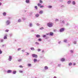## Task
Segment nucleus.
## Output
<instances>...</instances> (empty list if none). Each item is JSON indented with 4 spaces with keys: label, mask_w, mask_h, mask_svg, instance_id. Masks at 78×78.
I'll list each match as a JSON object with an SVG mask.
<instances>
[{
    "label": "nucleus",
    "mask_w": 78,
    "mask_h": 78,
    "mask_svg": "<svg viewBox=\"0 0 78 78\" xmlns=\"http://www.w3.org/2000/svg\"><path fill=\"white\" fill-rule=\"evenodd\" d=\"M47 25L48 27H53V23H49L47 24Z\"/></svg>",
    "instance_id": "1"
},
{
    "label": "nucleus",
    "mask_w": 78,
    "mask_h": 78,
    "mask_svg": "<svg viewBox=\"0 0 78 78\" xmlns=\"http://www.w3.org/2000/svg\"><path fill=\"white\" fill-rule=\"evenodd\" d=\"M6 25H9L11 23L10 21L9 20H7V21L6 22Z\"/></svg>",
    "instance_id": "2"
},
{
    "label": "nucleus",
    "mask_w": 78,
    "mask_h": 78,
    "mask_svg": "<svg viewBox=\"0 0 78 78\" xmlns=\"http://www.w3.org/2000/svg\"><path fill=\"white\" fill-rule=\"evenodd\" d=\"M64 30H65V29L64 28H62L59 30V32L61 33V32H63V31H64Z\"/></svg>",
    "instance_id": "3"
},
{
    "label": "nucleus",
    "mask_w": 78,
    "mask_h": 78,
    "mask_svg": "<svg viewBox=\"0 0 78 78\" xmlns=\"http://www.w3.org/2000/svg\"><path fill=\"white\" fill-rule=\"evenodd\" d=\"M32 56L33 58H37V55L35 54H33L32 55Z\"/></svg>",
    "instance_id": "4"
},
{
    "label": "nucleus",
    "mask_w": 78,
    "mask_h": 78,
    "mask_svg": "<svg viewBox=\"0 0 78 78\" xmlns=\"http://www.w3.org/2000/svg\"><path fill=\"white\" fill-rule=\"evenodd\" d=\"M8 60L9 61H11L12 60V56L10 55L9 56V58L8 59Z\"/></svg>",
    "instance_id": "5"
},
{
    "label": "nucleus",
    "mask_w": 78,
    "mask_h": 78,
    "mask_svg": "<svg viewBox=\"0 0 78 78\" xmlns=\"http://www.w3.org/2000/svg\"><path fill=\"white\" fill-rule=\"evenodd\" d=\"M7 73H11L12 72V70H8L7 71Z\"/></svg>",
    "instance_id": "6"
},
{
    "label": "nucleus",
    "mask_w": 78,
    "mask_h": 78,
    "mask_svg": "<svg viewBox=\"0 0 78 78\" xmlns=\"http://www.w3.org/2000/svg\"><path fill=\"white\" fill-rule=\"evenodd\" d=\"M7 34H5L4 35V39H7Z\"/></svg>",
    "instance_id": "7"
},
{
    "label": "nucleus",
    "mask_w": 78,
    "mask_h": 78,
    "mask_svg": "<svg viewBox=\"0 0 78 78\" xmlns=\"http://www.w3.org/2000/svg\"><path fill=\"white\" fill-rule=\"evenodd\" d=\"M48 69V66H44V70H47Z\"/></svg>",
    "instance_id": "8"
},
{
    "label": "nucleus",
    "mask_w": 78,
    "mask_h": 78,
    "mask_svg": "<svg viewBox=\"0 0 78 78\" xmlns=\"http://www.w3.org/2000/svg\"><path fill=\"white\" fill-rule=\"evenodd\" d=\"M61 61H62V62H64V61H65V58H62L61 59Z\"/></svg>",
    "instance_id": "9"
},
{
    "label": "nucleus",
    "mask_w": 78,
    "mask_h": 78,
    "mask_svg": "<svg viewBox=\"0 0 78 78\" xmlns=\"http://www.w3.org/2000/svg\"><path fill=\"white\" fill-rule=\"evenodd\" d=\"M49 35L50 36H53V33L52 32H50Z\"/></svg>",
    "instance_id": "10"
},
{
    "label": "nucleus",
    "mask_w": 78,
    "mask_h": 78,
    "mask_svg": "<svg viewBox=\"0 0 78 78\" xmlns=\"http://www.w3.org/2000/svg\"><path fill=\"white\" fill-rule=\"evenodd\" d=\"M17 73V71L16 70L14 71H13L12 73L14 75H15L16 74V73Z\"/></svg>",
    "instance_id": "11"
},
{
    "label": "nucleus",
    "mask_w": 78,
    "mask_h": 78,
    "mask_svg": "<svg viewBox=\"0 0 78 78\" xmlns=\"http://www.w3.org/2000/svg\"><path fill=\"white\" fill-rule=\"evenodd\" d=\"M35 16L36 17H38L39 16V14L37 13L35 14Z\"/></svg>",
    "instance_id": "12"
},
{
    "label": "nucleus",
    "mask_w": 78,
    "mask_h": 78,
    "mask_svg": "<svg viewBox=\"0 0 78 78\" xmlns=\"http://www.w3.org/2000/svg\"><path fill=\"white\" fill-rule=\"evenodd\" d=\"M39 14H43V11L41 10L39 12Z\"/></svg>",
    "instance_id": "13"
},
{
    "label": "nucleus",
    "mask_w": 78,
    "mask_h": 78,
    "mask_svg": "<svg viewBox=\"0 0 78 78\" xmlns=\"http://www.w3.org/2000/svg\"><path fill=\"white\" fill-rule=\"evenodd\" d=\"M36 37L39 38V37H41V35H40L39 34H37L36 35Z\"/></svg>",
    "instance_id": "14"
},
{
    "label": "nucleus",
    "mask_w": 78,
    "mask_h": 78,
    "mask_svg": "<svg viewBox=\"0 0 78 78\" xmlns=\"http://www.w3.org/2000/svg\"><path fill=\"white\" fill-rule=\"evenodd\" d=\"M31 50H32V51H34V50H35V49H34V48L32 47L31 48H30Z\"/></svg>",
    "instance_id": "15"
},
{
    "label": "nucleus",
    "mask_w": 78,
    "mask_h": 78,
    "mask_svg": "<svg viewBox=\"0 0 78 78\" xmlns=\"http://www.w3.org/2000/svg\"><path fill=\"white\" fill-rule=\"evenodd\" d=\"M72 4H73V5H75L76 4V2H75V1H73L72 2Z\"/></svg>",
    "instance_id": "16"
},
{
    "label": "nucleus",
    "mask_w": 78,
    "mask_h": 78,
    "mask_svg": "<svg viewBox=\"0 0 78 78\" xmlns=\"http://www.w3.org/2000/svg\"><path fill=\"white\" fill-rule=\"evenodd\" d=\"M18 22H19V23H20V22H22V20L20 19H19L18 20Z\"/></svg>",
    "instance_id": "17"
},
{
    "label": "nucleus",
    "mask_w": 78,
    "mask_h": 78,
    "mask_svg": "<svg viewBox=\"0 0 78 78\" xmlns=\"http://www.w3.org/2000/svg\"><path fill=\"white\" fill-rule=\"evenodd\" d=\"M26 2L27 3H30V0H26Z\"/></svg>",
    "instance_id": "18"
},
{
    "label": "nucleus",
    "mask_w": 78,
    "mask_h": 78,
    "mask_svg": "<svg viewBox=\"0 0 78 78\" xmlns=\"http://www.w3.org/2000/svg\"><path fill=\"white\" fill-rule=\"evenodd\" d=\"M71 1L70 0L68 1L67 2V3L68 4H70V3H71Z\"/></svg>",
    "instance_id": "19"
},
{
    "label": "nucleus",
    "mask_w": 78,
    "mask_h": 78,
    "mask_svg": "<svg viewBox=\"0 0 78 78\" xmlns=\"http://www.w3.org/2000/svg\"><path fill=\"white\" fill-rule=\"evenodd\" d=\"M3 14L4 16H5L6 15V12H4L3 13Z\"/></svg>",
    "instance_id": "20"
},
{
    "label": "nucleus",
    "mask_w": 78,
    "mask_h": 78,
    "mask_svg": "<svg viewBox=\"0 0 78 78\" xmlns=\"http://www.w3.org/2000/svg\"><path fill=\"white\" fill-rule=\"evenodd\" d=\"M26 18L24 17H23L22 18V20H23L24 21H25L26 20Z\"/></svg>",
    "instance_id": "21"
},
{
    "label": "nucleus",
    "mask_w": 78,
    "mask_h": 78,
    "mask_svg": "<svg viewBox=\"0 0 78 78\" xmlns=\"http://www.w3.org/2000/svg\"><path fill=\"white\" fill-rule=\"evenodd\" d=\"M61 66V63L58 64V67H60Z\"/></svg>",
    "instance_id": "22"
},
{
    "label": "nucleus",
    "mask_w": 78,
    "mask_h": 78,
    "mask_svg": "<svg viewBox=\"0 0 78 78\" xmlns=\"http://www.w3.org/2000/svg\"><path fill=\"white\" fill-rule=\"evenodd\" d=\"M37 61V59H34V62H36V61Z\"/></svg>",
    "instance_id": "23"
},
{
    "label": "nucleus",
    "mask_w": 78,
    "mask_h": 78,
    "mask_svg": "<svg viewBox=\"0 0 78 78\" xmlns=\"http://www.w3.org/2000/svg\"><path fill=\"white\" fill-rule=\"evenodd\" d=\"M29 27H33V25H32V24L31 23H30L29 24Z\"/></svg>",
    "instance_id": "24"
},
{
    "label": "nucleus",
    "mask_w": 78,
    "mask_h": 78,
    "mask_svg": "<svg viewBox=\"0 0 78 78\" xmlns=\"http://www.w3.org/2000/svg\"><path fill=\"white\" fill-rule=\"evenodd\" d=\"M72 63L71 62L69 63V66H72Z\"/></svg>",
    "instance_id": "25"
},
{
    "label": "nucleus",
    "mask_w": 78,
    "mask_h": 78,
    "mask_svg": "<svg viewBox=\"0 0 78 78\" xmlns=\"http://www.w3.org/2000/svg\"><path fill=\"white\" fill-rule=\"evenodd\" d=\"M35 44H36V45H39V43L38 42H36Z\"/></svg>",
    "instance_id": "26"
},
{
    "label": "nucleus",
    "mask_w": 78,
    "mask_h": 78,
    "mask_svg": "<svg viewBox=\"0 0 78 78\" xmlns=\"http://www.w3.org/2000/svg\"><path fill=\"white\" fill-rule=\"evenodd\" d=\"M44 28L43 27L40 28V30H44Z\"/></svg>",
    "instance_id": "27"
},
{
    "label": "nucleus",
    "mask_w": 78,
    "mask_h": 78,
    "mask_svg": "<svg viewBox=\"0 0 78 78\" xmlns=\"http://www.w3.org/2000/svg\"><path fill=\"white\" fill-rule=\"evenodd\" d=\"M38 41H42V39L41 38H39L38 39Z\"/></svg>",
    "instance_id": "28"
},
{
    "label": "nucleus",
    "mask_w": 78,
    "mask_h": 78,
    "mask_svg": "<svg viewBox=\"0 0 78 78\" xmlns=\"http://www.w3.org/2000/svg\"><path fill=\"white\" fill-rule=\"evenodd\" d=\"M34 8L36 9V10H37V6H36L34 7Z\"/></svg>",
    "instance_id": "29"
},
{
    "label": "nucleus",
    "mask_w": 78,
    "mask_h": 78,
    "mask_svg": "<svg viewBox=\"0 0 78 78\" xmlns=\"http://www.w3.org/2000/svg\"><path fill=\"white\" fill-rule=\"evenodd\" d=\"M62 23H63V24H65V21L64 20H63L62 21Z\"/></svg>",
    "instance_id": "30"
},
{
    "label": "nucleus",
    "mask_w": 78,
    "mask_h": 78,
    "mask_svg": "<svg viewBox=\"0 0 78 78\" xmlns=\"http://www.w3.org/2000/svg\"><path fill=\"white\" fill-rule=\"evenodd\" d=\"M67 39H65L64 40V42H67Z\"/></svg>",
    "instance_id": "31"
},
{
    "label": "nucleus",
    "mask_w": 78,
    "mask_h": 78,
    "mask_svg": "<svg viewBox=\"0 0 78 78\" xmlns=\"http://www.w3.org/2000/svg\"><path fill=\"white\" fill-rule=\"evenodd\" d=\"M61 8H64V7H65V6L62 5L61 6Z\"/></svg>",
    "instance_id": "32"
},
{
    "label": "nucleus",
    "mask_w": 78,
    "mask_h": 78,
    "mask_svg": "<svg viewBox=\"0 0 78 78\" xmlns=\"http://www.w3.org/2000/svg\"><path fill=\"white\" fill-rule=\"evenodd\" d=\"M44 6L43 5H41L40 6V8H44Z\"/></svg>",
    "instance_id": "33"
},
{
    "label": "nucleus",
    "mask_w": 78,
    "mask_h": 78,
    "mask_svg": "<svg viewBox=\"0 0 78 78\" xmlns=\"http://www.w3.org/2000/svg\"><path fill=\"white\" fill-rule=\"evenodd\" d=\"M73 44H76V41H74V42H73Z\"/></svg>",
    "instance_id": "34"
},
{
    "label": "nucleus",
    "mask_w": 78,
    "mask_h": 78,
    "mask_svg": "<svg viewBox=\"0 0 78 78\" xmlns=\"http://www.w3.org/2000/svg\"><path fill=\"white\" fill-rule=\"evenodd\" d=\"M18 62H21L22 61V59H19L18 60Z\"/></svg>",
    "instance_id": "35"
},
{
    "label": "nucleus",
    "mask_w": 78,
    "mask_h": 78,
    "mask_svg": "<svg viewBox=\"0 0 78 78\" xmlns=\"http://www.w3.org/2000/svg\"><path fill=\"white\" fill-rule=\"evenodd\" d=\"M9 35L10 37H11L12 36V33L10 34H9Z\"/></svg>",
    "instance_id": "36"
},
{
    "label": "nucleus",
    "mask_w": 78,
    "mask_h": 78,
    "mask_svg": "<svg viewBox=\"0 0 78 78\" xmlns=\"http://www.w3.org/2000/svg\"><path fill=\"white\" fill-rule=\"evenodd\" d=\"M52 7V6L51 5H49L48 7L49 8H51Z\"/></svg>",
    "instance_id": "37"
},
{
    "label": "nucleus",
    "mask_w": 78,
    "mask_h": 78,
    "mask_svg": "<svg viewBox=\"0 0 78 78\" xmlns=\"http://www.w3.org/2000/svg\"><path fill=\"white\" fill-rule=\"evenodd\" d=\"M31 66V64L30 63H29L28 64V66H29V67H30V66Z\"/></svg>",
    "instance_id": "38"
},
{
    "label": "nucleus",
    "mask_w": 78,
    "mask_h": 78,
    "mask_svg": "<svg viewBox=\"0 0 78 78\" xmlns=\"http://www.w3.org/2000/svg\"><path fill=\"white\" fill-rule=\"evenodd\" d=\"M2 53V50L1 49H0V55H1Z\"/></svg>",
    "instance_id": "39"
},
{
    "label": "nucleus",
    "mask_w": 78,
    "mask_h": 78,
    "mask_svg": "<svg viewBox=\"0 0 78 78\" xmlns=\"http://www.w3.org/2000/svg\"><path fill=\"white\" fill-rule=\"evenodd\" d=\"M58 21H59V20H58V19H56L55 20V22H58Z\"/></svg>",
    "instance_id": "40"
},
{
    "label": "nucleus",
    "mask_w": 78,
    "mask_h": 78,
    "mask_svg": "<svg viewBox=\"0 0 78 78\" xmlns=\"http://www.w3.org/2000/svg\"><path fill=\"white\" fill-rule=\"evenodd\" d=\"M41 50L40 49H37L38 51H41Z\"/></svg>",
    "instance_id": "41"
},
{
    "label": "nucleus",
    "mask_w": 78,
    "mask_h": 78,
    "mask_svg": "<svg viewBox=\"0 0 78 78\" xmlns=\"http://www.w3.org/2000/svg\"><path fill=\"white\" fill-rule=\"evenodd\" d=\"M36 25H37V26H40V24L37 23L36 24Z\"/></svg>",
    "instance_id": "42"
},
{
    "label": "nucleus",
    "mask_w": 78,
    "mask_h": 78,
    "mask_svg": "<svg viewBox=\"0 0 78 78\" xmlns=\"http://www.w3.org/2000/svg\"><path fill=\"white\" fill-rule=\"evenodd\" d=\"M41 53H45V51H44V50H42L41 51Z\"/></svg>",
    "instance_id": "43"
},
{
    "label": "nucleus",
    "mask_w": 78,
    "mask_h": 78,
    "mask_svg": "<svg viewBox=\"0 0 78 78\" xmlns=\"http://www.w3.org/2000/svg\"><path fill=\"white\" fill-rule=\"evenodd\" d=\"M20 73H23V71L21 70H20L19 71Z\"/></svg>",
    "instance_id": "44"
},
{
    "label": "nucleus",
    "mask_w": 78,
    "mask_h": 78,
    "mask_svg": "<svg viewBox=\"0 0 78 78\" xmlns=\"http://www.w3.org/2000/svg\"><path fill=\"white\" fill-rule=\"evenodd\" d=\"M41 4L40 3L38 4V6H41Z\"/></svg>",
    "instance_id": "45"
},
{
    "label": "nucleus",
    "mask_w": 78,
    "mask_h": 78,
    "mask_svg": "<svg viewBox=\"0 0 78 78\" xmlns=\"http://www.w3.org/2000/svg\"><path fill=\"white\" fill-rule=\"evenodd\" d=\"M66 26H68V25H69V23H66Z\"/></svg>",
    "instance_id": "46"
},
{
    "label": "nucleus",
    "mask_w": 78,
    "mask_h": 78,
    "mask_svg": "<svg viewBox=\"0 0 78 78\" xmlns=\"http://www.w3.org/2000/svg\"><path fill=\"white\" fill-rule=\"evenodd\" d=\"M27 53V54H26L27 56H28V55H30V53L28 52H26Z\"/></svg>",
    "instance_id": "47"
},
{
    "label": "nucleus",
    "mask_w": 78,
    "mask_h": 78,
    "mask_svg": "<svg viewBox=\"0 0 78 78\" xmlns=\"http://www.w3.org/2000/svg\"><path fill=\"white\" fill-rule=\"evenodd\" d=\"M43 37H46V35H43Z\"/></svg>",
    "instance_id": "48"
},
{
    "label": "nucleus",
    "mask_w": 78,
    "mask_h": 78,
    "mask_svg": "<svg viewBox=\"0 0 78 78\" xmlns=\"http://www.w3.org/2000/svg\"><path fill=\"white\" fill-rule=\"evenodd\" d=\"M45 39H48V37H46Z\"/></svg>",
    "instance_id": "49"
},
{
    "label": "nucleus",
    "mask_w": 78,
    "mask_h": 78,
    "mask_svg": "<svg viewBox=\"0 0 78 78\" xmlns=\"http://www.w3.org/2000/svg\"><path fill=\"white\" fill-rule=\"evenodd\" d=\"M33 15V12H31L30 13V15L31 16Z\"/></svg>",
    "instance_id": "50"
},
{
    "label": "nucleus",
    "mask_w": 78,
    "mask_h": 78,
    "mask_svg": "<svg viewBox=\"0 0 78 78\" xmlns=\"http://www.w3.org/2000/svg\"><path fill=\"white\" fill-rule=\"evenodd\" d=\"M8 31H9V30L8 29L5 30V32H8Z\"/></svg>",
    "instance_id": "51"
},
{
    "label": "nucleus",
    "mask_w": 78,
    "mask_h": 78,
    "mask_svg": "<svg viewBox=\"0 0 78 78\" xmlns=\"http://www.w3.org/2000/svg\"><path fill=\"white\" fill-rule=\"evenodd\" d=\"M19 67L20 68H23V66H22V65L20 66Z\"/></svg>",
    "instance_id": "52"
},
{
    "label": "nucleus",
    "mask_w": 78,
    "mask_h": 78,
    "mask_svg": "<svg viewBox=\"0 0 78 78\" xmlns=\"http://www.w3.org/2000/svg\"><path fill=\"white\" fill-rule=\"evenodd\" d=\"M40 2L41 3H42V1L41 0H40Z\"/></svg>",
    "instance_id": "53"
},
{
    "label": "nucleus",
    "mask_w": 78,
    "mask_h": 78,
    "mask_svg": "<svg viewBox=\"0 0 78 78\" xmlns=\"http://www.w3.org/2000/svg\"><path fill=\"white\" fill-rule=\"evenodd\" d=\"M34 30H30V31H31V32H34Z\"/></svg>",
    "instance_id": "54"
},
{
    "label": "nucleus",
    "mask_w": 78,
    "mask_h": 78,
    "mask_svg": "<svg viewBox=\"0 0 78 78\" xmlns=\"http://www.w3.org/2000/svg\"><path fill=\"white\" fill-rule=\"evenodd\" d=\"M2 47H6V44H5L2 45Z\"/></svg>",
    "instance_id": "55"
},
{
    "label": "nucleus",
    "mask_w": 78,
    "mask_h": 78,
    "mask_svg": "<svg viewBox=\"0 0 78 78\" xmlns=\"http://www.w3.org/2000/svg\"><path fill=\"white\" fill-rule=\"evenodd\" d=\"M21 50V48H19L18 49V51H19V50Z\"/></svg>",
    "instance_id": "56"
},
{
    "label": "nucleus",
    "mask_w": 78,
    "mask_h": 78,
    "mask_svg": "<svg viewBox=\"0 0 78 78\" xmlns=\"http://www.w3.org/2000/svg\"><path fill=\"white\" fill-rule=\"evenodd\" d=\"M76 65V63L75 62H74L73 63V66H75Z\"/></svg>",
    "instance_id": "57"
},
{
    "label": "nucleus",
    "mask_w": 78,
    "mask_h": 78,
    "mask_svg": "<svg viewBox=\"0 0 78 78\" xmlns=\"http://www.w3.org/2000/svg\"><path fill=\"white\" fill-rule=\"evenodd\" d=\"M1 42H3V40H1Z\"/></svg>",
    "instance_id": "58"
},
{
    "label": "nucleus",
    "mask_w": 78,
    "mask_h": 78,
    "mask_svg": "<svg viewBox=\"0 0 78 78\" xmlns=\"http://www.w3.org/2000/svg\"><path fill=\"white\" fill-rule=\"evenodd\" d=\"M22 52H25V50H22Z\"/></svg>",
    "instance_id": "59"
},
{
    "label": "nucleus",
    "mask_w": 78,
    "mask_h": 78,
    "mask_svg": "<svg viewBox=\"0 0 78 78\" xmlns=\"http://www.w3.org/2000/svg\"><path fill=\"white\" fill-rule=\"evenodd\" d=\"M70 51V52H71L72 53H73V50H71V51Z\"/></svg>",
    "instance_id": "60"
},
{
    "label": "nucleus",
    "mask_w": 78,
    "mask_h": 78,
    "mask_svg": "<svg viewBox=\"0 0 78 78\" xmlns=\"http://www.w3.org/2000/svg\"><path fill=\"white\" fill-rule=\"evenodd\" d=\"M49 34L50 35V34L49 33L46 34V35H49Z\"/></svg>",
    "instance_id": "61"
},
{
    "label": "nucleus",
    "mask_w": 78,
    "mask_h": 78,
    "mask_svg": "<svg viewBox=\"0 0 78 78\" xmlns=\"http://www.w3.org/2000/svg\"><path fill=\"white\" fill-rule=\"evenodd\" d=\"M54 32H56V31H57V30H54Z\"/></svg>",
    "instance_id": "62"
},
{
    "label": "nucleus",
    "mask_w": 78,
    "mask_h": 78,
    "mask_svg": "<svg viewBox=\"0 0 78 78\" xmlns=\"http://www.w3.org/2000/svg\"><path fill=\"white\" fill-rule=\"evenodd\" d=\"M61 41H58V44H61Z\"/></svg>",
    "instance_id": "63"
},
{
    "label": "nucleus",
    "mask_w": 78,
    "mask_h": 78,
    "mask_svg": "<svg viewBox=\"0 0 78 78\" xmlns=\"http://www.w3.org/2000/svg\"><path fill=\"white\" fill-rule=\"evenodd\" d=\"M54 78H57L56 76H55L54 77Z\"/></svg>",
    "instance_id": "64"
}]
</instances>
